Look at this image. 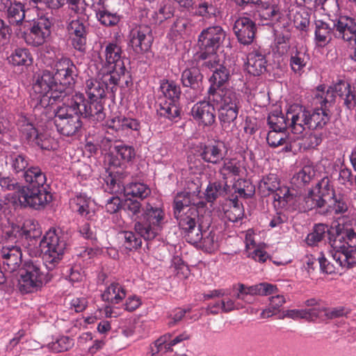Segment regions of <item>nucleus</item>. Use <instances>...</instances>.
Returning a JSON list of instances; mask_svg holds the SVG:
<instances>
[{
  "label": "nucleus",
  "mask_w": 356,
  "mask_h": 356,
  "mask_svg": "<svg viewBox=\"0 0 356 356\" xmlns=\"http://www.w3.org/2000/svg\"><path fill=\"white\" fill-rule=\"evenodd\" d=\"M66 238L60 230L50 229L40 241V250L28 248L29 254L32 258L26 259L21 264L24 272L18 280L21 287L26 289L42 286L40 262L34 257L42 254L44 265L48 270H52L63 258L67 245Z\"/></svg>",
  "instance_id": "1"
},
{
  "label": "nucleus",
  "mask_w": 356,
  "mask_h": 356,
  "mask_svg": "<svg viewBox=\"0 0 356 356\" xmlns=\"http://www.w3.org/2000/svg\"><path fill=\"white\" fill-rule=\"evenodd\" d=\"M56 89L58 90V87L54 72L43 70L35 76L33 90L38 95L37 99L41 107L47 108L57 102H64L62 95L56 93Z\"/></svg>",
  "instance_id": "2"
},
{
  "label": "nucleus",
  "mask_w": 356,
  "mask_h": 356,
  "mask_svg": "<svg viewBox=\"0 0 356 356\" xmlns=\"http://www.w3.org/2000/svg\"><path fill=\"white\" fill-rule=\"evenodd\" d=\"M54 122L57 131L65 136H74L81 130L83 123L79 113L70 106V99L54 111Z\"/></svg>",
  "instance_id": "3"
},
{
  "label": "nucleus",
  "mask_w": 356,
  "mask_h": 356,
  "mask_svg": "<svg viewBox=\"0 0 356 356\" xmlns=\"http://www.w3.org/2000/svg\"><path fill=\"white\" fill-rule=\"evenodd\" d=\"M174 216L186 241L191 244H197L204 234L197 208L193 206L191 209L186 211H179L174 213Z\"/></svg>",
  "instance_id": "4"
},
{
  "label": "nucleus",
  "mask_w": 356,
  "mask_h": 356,
  "mask_svg": "<svg viewBox=\"0 0 356 356\" xmlns=\"http://www.w3.org/2000/svg\"><path fill=\"white\" fill-rule=\"evenodd\" d=\"M220 104L218 118L224 130L232 131L236 128V120L240 108V95L235 91H228L217 100H209Z\"/></svg>",
  "instance_id": "5"
},
{
  "label": "nucleus",
  "mask_w": 356,
  "mask_h": 356,
  "mask_svg": "<svg viewBox=\"0 0 356 356\" xmlns=\"http://www.w3.org/2000/svg\"><path fill=\"white\" fill-rule=\"evenodd\" d=\"M52 22L50 19L42 16L36 20L26 21L17 35L22 38L25 42L33 47L42 45L51 34Z\"/></svg>",
  "instance_id": "6"
},
{
  "label": "nucleus",
  "mask_w": 356,
  "mask_h": 356,
  "mask_svg": "<svg viewBox=\"0 0 356 356\" xmlns=\"http://www.w3.org/2000/svg\"><path fill=\"white\" fill-rule=\"evenodd\" d=\"M143 210L144 213L135 223L134 229L145 240H152L160 230L163 212L161 209L153 208L149 204Z\"/></svg>",
  "instance_id": "7"
},
{
  "label": "nucleus",
  "mask_w": 356,
  "mask_h": 356,
  "mask_svg": "<svg viewBox=\"0 0 356 356\" xmlns=\"http://www.w3.org/2000/svg\"><path fill=\"white\" fill-rule=\"evenodd\" d=\"M55 70L54 74L58 87L56 93L62 95L65 101L72 90L71 86L75 83L77 68L69 58H63L56 63Z\"/></svg>",
  "instance_id": "8"
},
{
  "label": "nucleus",
  "mask_w": 356,
  "mask_h": 356,
  "mask_svg": "<svg viewBox=\"0 0 356 356\" xmlns=\"http://www.w3.org/2000/svg\"><path fill=\"white\" fill-rule=\"evenodd\" d=\"M70 99V106L81 116L97 122L105 119L106 114L104 111L102 99L86 100L84 95L80 92H76Z\"/></svg>",
  "instance_id": "9"
},
{
  "label": "nucleus",
  "mask_w": 356,
  "mask_h": 356,
  "mask_svg": "<svg viewBox=\"0 0 356 356\" xmlns=\"http://www.w3.org/2000/svg\"><path fill=\"white\" fill-rule=\"evenodd\" d=\"M49 188V186H22L19 190L18 201L24 207L42 209L52 200Z\"/></svg>",
  "instance_id": "10"
},
{
  "label": "nucleus",
  "mask_w": 356,
  "mask_h": 356,
  "mask_svg": "<svg viewBox=\"0 0 356 356\" xmlns=\"http://www.w3.org/2000/svg\"><path fill=\"white\" fill-rule=\"evenodd\" d=\"M237 291H211L209 293L204 294V300H213L209 307L211 313L216 314L220 310L229 312L243 307V304L237 298Z\"/></svg>",
  "instance_id": "11"
},
{
  "label": "nucleus",
  "mask_w": 356,
  "mask_h": 356,
  "mask_svg": "<svg viewBox=\"0 0 356 356\" xmlns=\"http://www.w3.org/2000/svg\"><path fill=\"white\" fill-rule=\"evenodd\" d=\"M328 240L334 253L342 252L350 245H356V232L352 227L339 225L330 229Z\"/></svg>",
  "instance_id": "12"
},
{
  "label": "nucleus",
  "mask_w": 356,
  "mask_h": 356,
  "mask_svg": "<svg viewBox=\"0 0 356 356\" xmlns=\"http://www.w3.org/2000/svg\"><path fill=\"white\" fill-rule=\"evenodd\" d=\"M230 78V72L223 65L213 70L212 76L209 78L211 83L208 90L207 97L209 100H217L220 95L223 96L228 91H234L232 88L225 87Z\"/></svg>",
  "instance_id": "13"
},
{
  "label": "nucleus",
  "mask_w": 356,
  "mask_h": 356,
  "mask_svg": "<svg viewBox=\"0 0 356 356\" xmlns=\"http://www.w3.org/2000/svg\"><path fill=\"white\" fill-rule=\"evenodd\" d=\"M226 38V33L219 26L204 29L198 38L200 51H216Z\"/></svg>",
  "instance_id": "14"
},
{
  "label": "nucleus",
  "mask_w": 356,
  "mask_h": 356,
  "mask_svg": "<svg viewBox=\"0 0 356 356\" xmlns=\"http://www.w3.org/2000/svg\"><path fill=\"white\" fill-rule=\"evenodd\" d=\"M286 119L290 121L289 128L293 134L302 136L309 130L307 109L305 108L298 104L291 106L286 113Z\"/></svg>",
  "instance_id": "15"
},
{
  "label": "nucleus",
  "mask_w": 356,
  "mask_h": 356,
  "mask_svg": "<svg viewBox=\"0 0 356 356\" xmlns=\"http://www.w3.org/2000/svg\"><path fill=\"white\" fill-rule=\"evenodd\" d=\"M73 47L83 53L86 49L87 35L88 33V24L83 19L72 20L67 26Z\"/></svg>",
  "instance_id": "16"
},
{
  "label": "nucleus",
  "mask_w": 356,
  "mask_h": 356,
  "mask_svg": "<svg viewBox=\"0 0 356 356\" xmlns=\"http://www.w3.org/2000/svg\"><path fill=\"white\" fill-rule=\"evenodd\" d=\"M130 37V44L136 54L147 51L153 42L152 29L148 25H139L131 31Z\"/></svg>",
  "instance_id": "17"
},
{
  "label": "nucleus",
  "mask_w": 356,
  "mask_h": 356,
  "mask_svg": "<svg viewBox=\"0 0 356 356\" xmlns=\"http://www.w3.org/2000/svg\"><path fill=\"white\" fill-rule=\"evenodd\" d=\"M307 307H316V320H332L346 316L350 310L344 306L327 307L323 301L316 298H310L305 302Z\"/></svg>",
  "instance_id": "18"
},
{
  "label": "nucleus",
  "mask_w": 356,
  "mask_h": 356,
  "mask_svg": "<svg viewBox=\"0 0 356 356\" xmlns=\"http://www.w3.org/2000/svg\"><path fill=\"white\" fill-rule=\"evenodd\" d=\"M233 30L238 41L241 44L248 45L251 44L255 38L257 26L251 19L242 17L235 21Z\"/></svg>",
  "instance_id": "19"
},
{
  "label": "nucleus",
  "mask_w": 356,
  "mask_h": 356,
  "mask_svg": "<svg viewBox=\"0 0 356 356\" xmlns=\"http://www.w3.org/2000/svg\"><path fill=\"white\" fill-rule=\"evenodd\" d=\"M0 254L6 270L14 272L19 269L22 263V252L19 245L3 244Z\"/></svg>",
  "instance_id": "20"
},
{
  "label": "nucleus",
  "mask_w": 356,
  "mask_h": 356,
  "mask_svg": "<svg viewBox=\"0 0 356 356\" xmlns=\"http://www.w3.org/2000/svg\"><path fill=\"white\" fill-rule=\"evenodd\" d=\"M209 101H202L196 103L191 109L193 119L204 127L211 126L216 121L215 108Z\"/></svg>",
  "instance_id": "21"
},
{
  "label": "nucleus",
  "mask_w": 356,
  "mask_h": 356,
  "mask_svg": "<svg viewBox=\"0 0 356 356\" xmlns=\"http://www.w3.org/2000/svg\"><path fill=\"white\" fill-rule=\"evenodd\" d=\"M115 69L113 67L102 66L99 69L97 77L102 81L101 83L104 86L105 90L108 92L114 93L117 90V86L122 76H124L127 70H122Z\"/></svg>",
  "instance_id": "22"
},
{
  "label": "nucleus",
  "mask_w": 356,
  "mask_h": 356,
  "mask_svg": "<svg viewBox=\"0 0 356 356\" xmlns=\"http://www.w3.org/2000/svg\"><path fill=\"white\" fill-rule=\"evenodd\" d=\"M334 35L343 40L356 43V22L352 17L340 16L336 23Z\"/></svg>",
  "instance_id": "23"
},
{
  "label": "nucleus",
  "mask_w": 356,
  "mask_h": 356,
  "mask_svg": "<svg viewBox=\"0 0 356 356\" xmlns=\"http://www.w3.org/2000/svg\"><path fill=\"white\" fill-rule=\"evenodd\" d=\"M224 144L222 143H215L207 145H202L200 149V156L202 159L213 164H218L225 156L224 152Z\"/></svg>",
  "instance_id": "24"
},
{
  "label": "nucleus",
  "mask_w": 356,
  "mask_h": 356,
  "mask_svg": "<svg viewBox=\"0 0 356 356\" xmlns=\"http://www.w3.org/2000/svg\"><path fill=\"white\" fill-rule=\"evenodd\" d=\"M30 159L22 152L13 151L6 156V164L14 174L23 175L29 166Z\"/></svg>",
  "instance_id": "25"
},
{
  "label": "nucleus",
  "mask_w": 356,
  "mask_h": 356,
  "mask_svg": "<svg viewBox=\"0 0 356 356\" xmlns=\"http://www.w3.org/2000/svg\"><path fill=\"white\" fill-rule=\"evenodd\" d=\"M106 61L102 66L113 67L120 70H127L122 60L121 47L116 43H108L105 49ZM122 72V71H120Z\"/></svg>",
  "instance_id": "26"
},
{
  "label": "nucleus",
  "mask_w": 356,
  "mask_h": 356,
  "mask_svg": "<svg viewBox=\"0 0 356 356\" xmlns=\"http://www.w3.org/2000/svg\"><path fill=\"white\" fill-rule=\"evenodd\" d=\"M246 70L253 76H259L266 70L264 54L258 50L250 52L247 56Z\"/></svg>",
  "instance_id": "27"
},
{
  "label": "nucleus",
  "mask_w": 356,
  "mask_h": 356,
  "mask_svg": "<svg viewBox=\"0 0 356 356\" xmlns=\"http://www.w3.org/2000/svg\"><path fill=\"white\" fill-rule=\"evenodd\" d=\"M275 292V291H262V293H259L261 296H269L268 307L261 312V318H266L273 316L286 302L285 297L283 295L277 294Z\"/></svg>",
  "instance_id": "28"
},
{
  "label": "nucleus",
  "mask_w": 356,
  "mask_h": 356,
  "mask_svg": "<svg viewBox=\"0 0 356 356\" xmlns=\"http://www.w3.org/2000/svg\"><path fill=\"white\" fill-rule=\"evenodd\" d=\"M309 130L323 129L330 120V115L325 108L307 109Z\"/></svg>",
  "instance_id": "29"
},
{
  "label": "nucleus",
  "mask_w": 356,
  "mask_h": 356,
  "mask_svg": "<svg viewBox=\"0 0 356 356\" xmlns=\"http://www.w3.org/2000/svg\"><path fill=\"white\" fill-rule=\"evenodd\" d=\"M335 32L334 23L330 24L323 20L315 21V41L318 46H325L332 39V33Z\"/></svg>",
  "instance_id": "30"
},
{
  "label": "nucleus",
  "mask_w": 356,
  "mask_h": 356,
  "mask_svg": "<svg viewBox=\"0 0 356 356\" xmlns=\"http://www.w3.org/2000/svg\"><path fill=\"white\" fill-rule=\"evenodd\" d=\"M7 18L11 25L17 26L16 31L18 33L22 28V24L26 21L24 5L21 3H11L6 10Z\"/></svg>",
  "instance_id": "31"
},
{
  "label": "nucleus",
  "mask_w": 356,
  "mask_h": 356,
  "mask_svg": "<svg viewBox=\"0 0 356 356\" xmlns=\"http://www.w3.org/2000/svg\"><path fill=\"white\" fill-rule=\"evenodd\" d=\"M22 177L29 186H49L45 173L38 166H30Z\"/></svg>",
  "instance_id": "32"
},
{
  "label": "nucleus",
  "mask_w": 356,
  "mask_h": 356,
  "mask_svg": "<svg viewBox=\"0 0 356 356\" xmlns=\"http://www.w3.org/2000/svg\"><path fill=\"white\" fill-rule=\"evenodd\" d=\"M19 131L29 143H33L35 145L44 148L43 144L41 143V136L38 134L36 129L33 124L29 122L25 118H22L18 122Z\"/></svg>",
  "instance_id": "33"
},
{
  "label": "nucleus",
  "mask_w": 356,
  "mask_h": 356,
  "mask_svg": "<svg viewBox=\"0 0 356 356\" xmlns=\"http://www.w3.org/2000/svg\"><path fill=\"white\" fill-rule=\"evenodd\" d=\"M203 75L197 67L186 68L182 72L181 81L183 86L196 89L202 83Z\"/></svg>",
  "instance_id": "34"
},
{
  "label": "nucleus",
  "mask_w": 356,
  "mask_h": 356,
  "mask_svg": "<svg viewBox=\"0 0 356 356\" xmlns=\"http://www.w3.org/2000/svg\"><path fill=\"white\" fill-rule=\"evenodd\" d=\"M194 197L195 195L190 192L182 191L178 193L174 199V213L179 211H186L187 209H191L193 206H195L196 202Z\"/></svg>",
  "instance_id": "35"
},
{
  "label": "nucleus",
  "mask_w": 356,
  "mask_h": 356,
  "mask_svg": "<svg viewBox=\"0 0 356 356\" xmlns=\"http://www.w3.org/2000/svg\"><path fill=\"white\" fill-rule=\"evenodd\" d=\"M280 181L277 175L270 173L263 177L259 184V191L262 196H268L279 189Z\"/></svg>",
  "instance_id": "36"
},
{
  "label": "nucleus",
  "mask_w": 356,
  "mask_h": 356,
  "mask_svg": "<svg viewBox=\"0 0 356 356\" xmlns=\"http://www.w3.org/2000/svg\"><path fill=\"white\" fill-rule=\"evenodd\" d=\"M294 190H291L285 186L280 185L279 189L275 190L272 194L274 195V200L278 202L280 207H286L294 203L296 194L293 193Z\"/></svg>",
  "instance_id": "37"
},
{
  "label": "nucleus",
  "mask_w": 356,
  "mask_h": 356,
  "mask_svg": "<svg viewBox=\"0 0 356 356\" xmlns=\"http://www.w3.org/2000/svg\"><path fill=\"white\" fill-rule=\"evenodd\" d=\"M356 245H350L342 252L333 253V259L341 266L350 268L356 264Z\"/></svg>",
  "instance_id": "38"
},
{
  "label": "nucleus",
  "mask_w": 356,
  "mask_h": 356,
  "mask_svg": "<svg viewBox=\"0 0 356 356\" xmlns=\"http://www.w3.org/2000/svg\"><path fill=\"white\" fill-rule=\"evenodd\" d=\"M170 338V335H163L159 339H158L154 344L155 346L157 347L158 352L165 350V352L168 351H172V347L175 346L176 344L186 340L189 339V335L186 333L184 332L176 337H175L173 339L170 340L169 339Z\"/></svg>",
  "instance_id": "39"
},
{
  "label": "nucleus",
  "mask_w": 356,
  "mask_h": 356,
  "mask_svg": "<svg viewBox=\"0 0 356 356\" xmlns=\"http://www.w3.org/2000/svg\"><path fill=\"white\" fill-rule=\"evenodd\" d=\"M84 88L88 99H102L105 97L104 86L96 79H89L86 80Z\"/></svg>",
  "instance_id": "40"
},
{
  "label": "nucleus",
  "mask_w": 356,
  "mask_h": 356,
  "mask_svg": "<svg viewBox=\"0 0 356 356\" xmlns=\"http://www.w3.org/2000/svg\"><path fill=\"white\" fill-rule=\"evenodd\" d=\"M159 90L168 101H178L181 95L180 87L172 81L162 80Z\"/></svg>",
  "instance_id": "41"
},
{
  "label": "nucleus",
  "mask_w": 356,
  "mask_h": 356,
  "mask_svg": "<svg viewBox=\"0 0 356 356\" xmlns=\"http://www.w3.org/2000/svg\"><path fill=\"white\" fill-rule=\"evenodd\" d=\"M314 189L322 199L326 200L327 204H329V200H331L336 194L333 185L327 177L318 181Z\"/></svg>",
  "instance_id": "42"
},
{
  "label": "nucleus",
  "mask_w": 356,
  "mask_h": 356,
  "mask_svg": "<svg viewBox=\"0 0 356 356\" xmlns=\"http://www.w3.org/2000/svg\"><path fill=\"white\" fill-rule=\"evenodd\" d=\"M175 8L170 3H166L161 5L156 12H151L149 15L151 16L149 19L152 24H161L174 16Z\"/></svg>",
  "instance_id": "43"
},
{
  "label": "nucleus",
  "mask_w": 356,
  "mask_h": 356,
  "mask_svg": "<svg viewBox=\"0 0 356 356\" xmlns=\"http://www.w3.org/2000/svg\"><path fill=\"white\" fill-rule=\"evenodd\" d=\"M267 143L272 147H277L280 145H286L283 148L284 152H290L291 150V145H288L287 136L285 131H277L270 129L267 135Z\"/></svg>",
  "instance_id": "44"
},
{
  "label": "nucleus",
  "mask_w": 356,
  "mask_h": 356,
  "mask_svg": "<svg viewBox=\"0 0 356 356\" xmlns=\"http://www.w3.org/2000/svg\"><path fill=\"white\" fill-rule=\"evenodd\" d=\"M227 184L220 181L210 182L205 191V199L208 202H213L217 198L224 195L227 191Z\"/></svg>",
  "instance_id": "45"
},
{
  "label": "nucleus",
  "mask_w": 356,
  "mask_h": 356,
  "mask_svg": "<svg viewBox=\"0 0 356 356\" xmlns=\"http://www.w3.org/2000/svg\"><path fill=\"white\" fill-rule=\"evenodd\" d=\"M330 229L324 224H318L314 227L313 231L306 238L308 245L314 246L321 241L325 236L329 237Z\"/></svg>",
  "instance_id": "46"
},
{
  "label": "nucleus",
  "mask_w": 356,
  "mask_h": 356,
  "mask_svg": "<svg viewBox=\"0 0 356 356\" xmlns=\"http://www.w3.org/2000/svg\"><path fill=\"white\" fill-rule=\"evenodd\" d=\"M309 309H288L284 312V316L293 320L305 319L309 321L316 320V307Z\"/></svg>",
  "instance_id": "47"
},
{
  "label": "nucleus",
  "mask_w": 356,
  "mask_h": 356,
  "mask_svg": "<svg viewBox=\"0 0 356 356\" xmlns=\"http://www.w3.org/2000/svg\"><path fill=\"white\" fill-rule=\"evenodd\" d=\"M268 124L272 130L280 131H286L289 127L286 116L285 117L282 112L275 111L270 113L267 119Z\"/></svg>",
  "instance_id": "48"
},
{
  "label": "nucleus",
  "mask_w": 356,
  "mask_h": 356,
  "mask_svg": "<svg viewBox=\"0 0 356 356\" xmlns=\"http://www.w3.org/2000/svg\"><path fill=\"white\" fill-rule=\"evenodd\" d=\"M178 101L164 100L159 104L158 113L161 116H163L169 120H174L179 115V108L177 104Z\"/></svg>",
  "instance_id": "49"
},
{
  "label": "nucleus",
  "mask_w": 356,
  "mask_h": 356,
  "mask_svg": "<svg viewBox=\"0 0 356 356\" xmlns=\"http://www.w3.org/2000/svg\"><path fill=\"white\" fill-rule=\"evenodd\" d=\"M309 60V56L305 51L296 49L291 54L290 65L295 73L301 74Z\"/></svg>",
  "instance_id": "50"
},
{
  "label": "nucleus",
  "mask_w": 356,
  "mask_h": 356,
  "mask_svg": "<svg viewBox=\"0 0 356 356\" xmlns=\"http://www.w3.org/2000/svg\"><path fill=\"white\" fill-rule=\"evenodd\" d=\"M197 59L203 60L202 66L211 71L218 68L222 64L220 63V59L216 51H200L197 54Z\"/></svg>",
  "instance_id": "51"
},
{
  "label": "nucleus",
  "mask_w": 356,
  "mask_h": 356,
  "mask_svg": "<svg viewBox=\"0 0 356 356\" xmlns=\"http://www.w3.org/2000/svg\"><path fill=\"white\" fill-rule=\"evenodd\" d=\"M326 200L322 199L314 189H311L304 197V207L305 209H322L326 207Z\"/></svg>",
  "instance_id": "52"
},
{
  "label": "nucleus",
  "mask_w": 356,
  "mask_h": 356,
  "mask_svg": "<svg viewBox=\"0 0 356 356\" xmlns=\"http://www.w3.org/2000/svg\"><path fill=\"white\" fill-rule=\"evenodd\" d=\"M348 204L346 197L341 194H335L334 197L329 200V204L326 205L325 211L333 210L335 213H343L348 211Z\"/></svg>",
  "instance_id": "53"
},
{
  "label": "nucleus",
  "mask_w": 356,
  "mask_h": 356,
  "mask_svg": "<svg viewBox=\"0 0 356 356\" xmlns=\"http://www.w3.org/2000/svg\"><path fill=\"white\" fill-rule=\"evenodd\" d=\"M8 59L13 65H29L32 63L31 55L26 49H15Z\"/></svg>",
  "instance_id": "54"
},
{
  "label": "nucleus",
  "mask_w": 356,
  "mask_h": 356,
  "mask_svg": "<svg viewBox=\"0 0 356 356\" xmlns=\"http://www.w3.org/2000/svg\"><path fill=\"white\" fill-rule=\"evenodd\" d=\"M124 192L127 195L143 200L150 194L151 191L143 183H132L124 188Z\"/></svg>",
  "instance_id": "55"
},
{
  "label": "nucleus",
  "mask_w": 356,
  "mask_h": 356,
  "mask_svg": "<svg viewBox=\"0 0 356 356\" xmlns=\"http://www.w3.org/2000/svg\"><path fill=\"white\" fill-rule=\"evenodd\" d=\"M324 89L325 87L321 86L318 87V92L315 98L321 106L326 108L327 104H330L334 102L335 95L332 87H330L326 91Z\"/></svg>",
  "instance_id": "56"
},
{
  "label": "nucleus",
  "mask_w": 356,
  "mask_h": 356,
  "mask_svg": "<svg viewBox=\"0 0 356 356\" xmlns=\"http://www.w3.org/2000/svg\"><path fill=\"white\" fill-rule=\"evenodd\" d=\"M96 16L99 22L106 26H115L120 21V17L116 13H112L105 9L99 10Z\"/></svg>",
  "instance_id": "57"
},
{
  "label": "nucleus",
  "mask_w": 356,
  "mask_h": 356,
  "mask_svg": "<svg viewBox=\"0 0 356 356\" xmlns=\"http://www.w3.org/2000/svg\"><path fill=\"white\" fill-rule=\"evenodd\" d=\"M74 346V341L69 337L63 336L49 344V348L56 353L67 351Z\"/></svg>",
  "instance_id": "58"
},
{
  "label": "nucleus",
  "mask_w": 356,
  "mask_h": 356,
  "mask_svg": "<svg viewBox=\"0 0 356 356\" xmlns=\"http://www.w3.org/2000/svg\"><path fill=\"white\" fill-rule=\"evenodd\" d=\"M259 16L265 20H279L281 17V12L275 6H267L261 7L258 10Z\"/></svg>",
  "instance_id": "59"
},
{
  "label": "nucleus",
  "mask_w": 356,
  "mask_h": 356,
  "mask_svg": "<svg viewBox=\"0 0 356 356\" xmlns=\"http://www.w3.org/2000/svg\"><path fill=\"white\" fill-rule=\"evenodd\" d=\"M310 23L309 13L305 10L296 12L293 15V24L300 31H307Z\"/></svg>",
  "instance_id": "60"
},
{
  "label": "nucleus",
  "mask_w": 356,
  "mask_h": 356,
  "mask_svg": "<svg viewBox=\"0 0 356 356\" xmlns=\"http://www.w3.org/2000/svg\"><path fill=\"white\" fill-rule=\"evenodd\" d=\"M172 266L174 267L176 275L179 279L187 278L189 275L190 270L180 257L175 256L172 258Z\"/></svg>",
  "instance_id": "61"
},
{
  "label": "nucleus",
  "mask_w": 356,
  "mask_h": 356,
  "mask_svg": "<svg viewBox=\"0 0 356 356\" xmlns=\"http://www.w3.org/2000/svg\"><path fill=\"white\" fill-rule=\"evenodd\" d=\"M126 291H104L102 293V298L104 301L110 304H118L126 296Z\"/></svg>",
  "instance_id": "62"
},
{
  "label": "nucleus",
  "mask_w": 356,
  "mask_h": 356,
  "mask_svg": "<svg viewBox=\"0 0 356 356\" xmlns=\"http://www.w3.org/2000/svg\"><path fill=\"white\" fill-rule=\"evenodd\" d=\"M114 149L117 156L124 161H130L135 156V150L131 146L121 144L115 145Z\"/></svg>",
  "instance_id": "63"
},
{
  "label": "nucleus",
  "mask_w": 356,
  "mask_h": 356,
  "mask_svg": "<svg viewBox=\"0 0 356 356\" xmlns=\"http://www.w3.org/2000/svg\"><path fill=\"white\" fill-rule=\"evenodd\" d=\"M122 235L124 239V245L126 249L131 250L140 247L142 244L141 238L136 237L134 232H124L122 233Z\"/></svg>",
  "instance_id": "64"
}]
</instances>
